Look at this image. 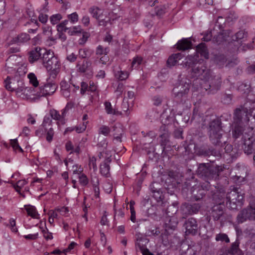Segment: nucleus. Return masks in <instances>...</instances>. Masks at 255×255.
<instances>
[{"instance_id":"42","label":"nucleus","mask_w":255,"mask_h":255,"mask_svg":"<svg viewBox=\"0 0 255 255\" xmlns=\"http://www.w3.org/2000/svg\"><path fill=\"white\" fill-rule=\"evenodd\" d=\"M217 241H225L226 243H229L230 240L228 236L225 234H219L216 236Z\"/></svg>"},{"instance_id":"63","label":"nucleus","mask_w":255,"mask_h":255,"mask_svg":"<svg viewBox=\"0 0 255 255\" xmlns=\"http://www.w3.org/2000/svg\"><path fill=\"white\" fill-rule=\"evenodd\" d=\"M108 219H107V214L106 211H104V214L103 216L102 217L101 220V224L102 225H106L108 223Z\"/></svg>"},{"instance_id":"13","label":"nucleus","mask_w":255,"mask_h":255,"mask_svg":"<svg viewBox=\"0 0 255 255\" xmlns=\"http://www.w3.org/2000/svg\"><path fill=\"white\" fill-rule=\"evenodd\" d=\"M246 122L249 121V117L247 115V110L243 107L235 109L234 113V120L236 124H241L244 119Z\"/></svg>"},{"instance_id":"44","label":"nucleus","mask_w":255,"mask_h":255,"mask_svg":"<svg viewBox=\"0 0 255 255\" xmlns=\"http://www.w3.org/2000/svg\"><path fill=\"white\" fill-rule=\"evenodd\" d=\"M68 21L65 20L64 22L61 23L59 25H57V30L58 32H66L67 30H69V28L66 26V24L68 23Z\"/></svg>"},{"instance_id":"20","label":"nucleus","mask_w":255,"mask_h":255,"mask_svg":"<svg viewBox=\"0 0 255 255\" xmlns=\"http://www.w3.org/2000/svg\"><path fill=\"white\" fill-rule=\"evenodd\" d=\"M244 150L245 153L250 154L253 153L255 148V142L251 140L244 141Z\"/></svg>"},{"instance_id":"49","label":"nucleus","mask_w":255,"mask_h":255,"mask_svg":"<svg viewBox=\"0 0 255 255\" xmlns=\"http://www.w3.org/2000/svg\"><path fill=\"white\" fill-rule=\"evenodd\" d=\"M110 132V129L108 127L103 126L99 129V133L107 136Z\"/></svg>"},{"instance_id":"48","label":"nucleus","mask_w":255,"mask_h":255,"mask_svg":"<svg viewBox=\"0 0 255 255\" xmlns=\"http://www.w3.org/2000/svg\"><path fill=\"white\" fill-rule=\"evenodd\" d=\"M165 7L164 6L156 7L155 8V11L156 15L161 16L165 12Z\"/></svg>"},{"instance_id":"27","label":"nucleus","mask_w":255,"mask_h":255,"mask_svg":"<svg viewBox=\"0 0 255 255\" xmlns=\"http://www.w3.org/2000/svg\"><path fill=\"white\" fill-rule=\"evenodd\" d=\"M197 52L206 59L209 58L208 52L204 43H201L197 46Z\"/></svg>"},{"instance_id":"19","label":"nucleus","mask_w":255,"mask_h":255,"mask_svg":"<svg viewBox=\"0 0 255 255\" xmlns=\"http://www.w3.org/2000/svg\"><path fill=\"white\" fill-rule=\"evenodd\" d=\"M77 67H78V70L80 72H91L92 70V62L90 60H87L84 61L82 64L78 63Z\"/></svg>"},{"instance_id":"59","label":"nucleus","mask_w":255,"mask_h":255,"mask_svg":"<svg viewBox=\"0 0 255 255\" xmlns=\"http://www.w3.org/2000/svg\"><path fill=\"white\" fill-rule=\"evenodd\" d=\"M88 91V85L86 82H82L81 83V93L84 95L86 91Z\"/></svg>"},{"instance_id":"41","label":"nucleus","mask_w":255,"mask_h":255,"mask_svg":"<svg viewBox=\"0 0 255 255\" xmlns=\"http://www.w3.org/2000/svg\"><path fill=\"white\" fill-rule=\"evenodd\" d=\"M109 51V49L108 48H104L102 45H99L96 51V54L97 55H102L105 54L107 55Z\"/></svg>"},{"instance_id":"35","label":"nucleus","mask_w":255,"mask_h":255,"mask_svg":"<svg viewBox=\"0 0 255 255\" xmlns=\"http://www.w3.org/2000/svg\"><path fill=\"white\" fill-rule=\"evenodd\" d=\"M50 117L53 119L61 122L62 124H64L65 122H63L60 114L59 112L55 109L50 110L49 111Z\"/></svg>"},{"instance_id":"25","label":"nucleus","mask_w":255,"mask_h":255,"mask_svg":"<svg viewBox=\"0 0 255 255\" xmlns=\"http://www.w3.org/2000/svg\"><path fill=\"white\" fill-rule=\"evenodd\" d=\"M111 159L108 158L106 159L104 163L101 165L100 171L102 174L107 176L110 172L109 163L111 162Z\"/></svg>"},{"instance_id":"3","label":"nucleus","mask_w":255,"mask_h":255,"mask_svg":"<svg viewBox=\"0 0 255 255\" xmlns=\"http://www.w3.org/2000/svg\"><path fill=\"white\" fill-rule=\"evenodd\" d=\"M41 63L49 71L50 76L55 78L59 72L60 65L54 53L48 51L47 54L41 57Z\"/></svg>"},{"instance_id":"36","label":"nucleus","mask_w":255,"mask_h":255,"mask_svg":"<svg viewBox=\"0 0 255 255\" xmlns=\"http://www.w3.org/2000/svg\"><path fill=\"white\" fill-rule=\"evenodd\" d=\"M115 77L119 80H125L128 78V73L126 71H123L121 70L115 71Z\"/></svg>"},{"instance_id":"51","label":"nucleus","mask_w":255,"mask_h":255,"mask_svg":"<svg viewBox=\"0 0 255 255\" xmlns=\"http://www.w3.org/2000/svg\"><path fill=\"white\" fill-rule=\"evenodd\" d=\"M236 39H242L247 36V32L245 30H240L236 34Z\"/></svg>"},{"instance_id":"15","label":"nucleus","mask_w":255,"mask_h":255,"mask_svg":"<svg viewBox=\"0 0 255 255\" xmlns=\"http://www.w3.org/2000/svg\"><path fill=\"white\" fill-rule=\"evenodd\" d=\"M199 62L198 56L195 54L187 56L182 64L183 67L192 69V68H196V65Z\"/></svg>"},{"instance_id":"52","label":"nucleus","mask_w":255,"mask_h":255,"mask_svg":"<svg viewBox=\"0 0 255 255\" xmlns=\"http://www.w3.org/2000/svg\"><path fill=\"white\" fill-rule=\"evenodd\" d=\"M10 143L13 149L15 150L18 149L20 151H23L22 148L19 146L16 139L10 140Z\"/></svg>"},{"instance_id":"38","label":"nucleus","mask_w":255,"mask_h":255,"mask_svg":"<svg viewBox=\"0 0 255 255\" xmlns=\"http://www.w3.org/2000/svg\"><path fill=\"white\" fill-rule=\"evenodd\" d=\"M105 109L109 114L118 115L120 114L118 111L112 108L111 103L109 102L105 103Z\"/></svg>"},{"instance_id":"56","label":"nucleus","mask_w":255,"mask_h":255,"mask_svg":"<svg viewBox=\"0 0 255 255\" xmlns=\"http://www.w3.org/2000/svg\"><path fill=\"white\" fill-rule=\"evenodd\" d=\"M53 135L54 131L52 128H50L46 133V139L48 142L52 141Z\"/></svg>"},{"instance_id":"5","label":"nucleus","mask_w":255,"mask_h":255,"mask_svg":"<svg viewBox=\"0 0 255 255\" xmlns=\"http://www.w3.org/2000/svg\"><path fill=\"white\" fill-rule=\"evenodd\" d=\"M222 84V79L220 75L212 77L208 80H206L202 88L208 91V93L214 94L220 90Z\"/></svg>"},{"instance_id":"2","label":"nucleus","mask_w":255,"mask_h":255,"mask_svg":"<svg viewBox=\"0 0 255 255\" xmlns=\"http://www.w3.org/2000/svg\"><path fill=\"white\" fill-rule=\"evenodd\" d=\"M222 169L219 166H214L209 163H200L196 173L203 180L209 183L210 181L218 178Z\"/></svg>"},{"instance_id":"46","label":"nucleus","mask_w":255,"mask_h":255,"mask_svg":"<svg viewBox=\"0 0 255 255\" xmlns=\"http://www.w3.org/2000/svg\"><path fill=\"white\" fill-rule=\"evenodd\" d=\"M79 182L83 186H86L88 184L89 181L87 177L84 174H82L79 176Z\"/></svg>"},{"instance_id":"32","label":"nucleus","mask_w":255,"mask_h":255,"mask_svg":"<svg viewBox=\"0 0 255 255\" xmlns=\"http://www.w3.org/2000/svg\"><path fill=\"white\" fill-rule=\"evenodd\" d=\"M246 131L243 133V140L244 141L247 140H251L252 141H255V138L253 136L254 132H253V128H248L245 129Z\"/></svg>"},{"instance_id":"9","label":"nucleus","mask_w":255,"mask_h":255,"mask_svg":"<svg viewBox=\"0 0 255 255\" xmlns=\"http://www.w3.org/2000/svg\"><path fill=\"white\" fill-rule=\"evenodd\" d=\"M159 135L160 138L159 143L162 147L163 151L165 149L166 146L169 143L170 140V132L167 126L165 124L162 125L159 129Z\"/></svg>"},{"instance_id":"16","label":"nucleus","mask_w":255,"mask_h":255,"mask_svg":"<svg viewBox=\"0 0 255 255\" xmlns=\"http://www.w3.org/2000/svg\"><path fill=\"white\" fill-rule=\"evenodd\" d=\"M19 58L16 55L10 56L6 60L5 67L6 70L9 72L10 70H13L15 69L16 67L19 63Z\"/></svg>"},{"instance_id":"37","label":"nucleus","mask_w":255,"mask_h":255,"mask_svg":"<svg viewBox=\"0 0 255 255\" xmlns=\"http://www.w3.org/2000/svg\"><path fill=\"white\" fill-rule=\"evenodd\" d=\"M151 190L152 192V196L156 199L157 202H159L162 200V192L159 190H157L152 187V185H150Z\"/></svg>"},{"instance_id":"50","label":"nucleus","mask_w":255,"mask_h":255,"mask_svg":"<svg viewBox=\"0 0 255 255\" xmlns=\"http://www.w3.org/2000/svg\"><path fill=\"white\" fill-rule=\"evenodd\" d=\"M62 18V16L60 14H57L52 15L50 17V21L53 24H55Z\"/></svg>"},{"instance_id":"60","label":"nucleus","mask_w":255,"mask_h":255,"mask_svg":"<svg viewBox=\"0 0 255 255\" xmlns=\"http://www.w3.org/2000/svg\"><path fill=\"white\" fill-rule=\"evenodd\" d=\"M88 50H86L85 49H81L79 51V55L82 58H86L88 56H90V55L88 54Z\"/></svg>"},{"instance_id":"7","label":"nucleus","mask_w":255,"mask_h":255,"mask_svg":"<svg viewBox=\"0 0 255 255\" xmlns=\"http://www.w3.org/2000/svg\"><path fill=\"white\" fill-rule=\"evenodd\" d=\"M247 220H255V205L250 204L238 214L237 221L238 223H242Z\"/></svg>"},{"instance_id":"21","label":"nucleus","mask_w":255,"mask_h":255,"mask_svg":"<svg viewBox=\"0 0 255 255\" xmlns=\"http://www.w3.org/2000/svg\"><path fill=\"white\" fill-rule=\"evenodd\" d=\"M177 49L179 50H186L191 48V42L187 38L179 40L177 44Z\"/></svg>"},{"instance_id":"22","label":"nucleus","mask_w":255,"mask_h":255,"mask_svg":"<svg viewBox=\"0 0 255 255\" xmlns=\"http://www.w3.org/2000/svg\"><path fill=\"white\" fill-rule=\"evenodd\" d=\"M183 57V55L180 53L171 55L167 60V66L170 67L175 66Z\"/></svg>"},{"instance_id":"39","label":"nucleus","mask_w":255,"mask_h":255,"mask_svg":"<svg viewBox=\"0 0 255 255\" xmlns=\"http://www.w3.org/2000/svg\"><path fill=\"white\" fill-rule=\"evenodd\" d=\"M26 181L25 180H19L15 185H13V187L15 190L19 193L23 197H24V195L20 193V189L23 187L26 184Z\"/></svg>"},{"instance_id":"31","label":"nucleus","mask_w":255,"mask_h":255,"mask_svg":"<svg viewBox=\"0 0 255 255\" xmlns=\"http://www.w3.org/2000/svg\"><path fill=\"white\" fill-rule=\"evenodd\" d=\"M25 209L29 216L34 218H38V214L35 208L31 205L25 206Z\"/></svg>"},{"instance_id":"24","label":"nucleus","mask_w":255,"mask_h":255,"mask_svg":"<svg viewBox=\"0 0 255 255\" xmlns=\"http://www.w3.org/2000/svg\"><path fill=\"white\" fill-rule=\"evenodd\" d=\"M201 154L205 156L213 155L214 156L220 157L221 153L219 151L210 147L207 149H203L201 151Z\"/></svg>"},{"instance_id":"4","label":"nucleus","mask_w":255,"mask_h":255,"mask_svg":"<svg viewBox=\"0 0 255 255\" xmlns=\"http://www.w3.org/2000/svg\"><path fill=\"white\" fill-rule=\"evenodd\" d=\"M244 193L241 190L237 187L228 192L226 194V200L227 206L232 209H235L237 208L238 204L241 205L244 199Z\"/></svg>"},{"instance_id":"57","label":"nucleus","mask_w":255,"mask_h":255,"mask_svg":"<svg viewBox=\"0 0 255 255\" xmlns=\"http://www.w3.org/2000/svg\"><path fill=\"white\" fill-rule=\"evenodd\" d=\"M43 236L46 240H52L53 239L52 234L49 232L48 230H43L42 231Z\"/></svg>"},{"instance_id":"10","label":"nucleus","mask_w":255,"mask_h":255,"mask_svg":"<svg viewBox=\"0 0 255 255\" xmlns=\"http://www.w3.org/2000/svg\"><path fill=\"white\" fill-rule=\"evenodd\" d=\"M201 208L198 203L189 204L185 203L181 206V210L183 215L186 216L197 214Z\"/></svg>"},{"instance_id":"33","label":"nucleus","mask_w":255,"mask_h":255,"mask_svg":"<svg viewBox=\"0 0 255 255\" xmlns=\"http://www.w3.org/2000/svg\"><path fill=\"white\" fill-rule=\"evenodd\" d=\"M30 38V36L28 34L26 33H21L13 38V40L15 42L22 43L27 41Z\"/></svg>"},{"instance_id":"55","label":"nucleus","mask_w":255,"mask_h":255,"mask_svg":"<svg viewBox=\"0 0 255 255\" xmlns=\"http://www.w3.org/2000/svg\"><path fill=\"white\" fill-rule=\"evenodd\" d=\"M124 90V86L122 83H119L118 85L115 92L117 93V96L119 97L122 94V93Z\"/></svg>"},{"instance_id":"45","label":"nucleus","mask_w":255,"mask_h":255,"mask_svg":"<svg viewBox=\"0 0 255 255\" xmlns=\"http://www.w3.org/2000/svg\"><path fill=\"white\" fill-rule=\"evenodd\" d=\"M114 134L115 135H123L124 133V129L123 127L120 125L115 126L113 127Z\"/></svg>"},{"instance_id":"64","label":"nucleus","mask_w":255,"mask_h":255,"mask_svg":"<svg viewBox=\"0 0 255 255\" xmlns=\"http://www.w3.org/2000/svg\"><path fill=\"white\" fill-rule=\"evenodd\" d=\"M38 19L40 22L44 23L46 22V21L47 20L48 16L46 14H43L42 13H41L39 15Z\"/></svg>"},{"instance_id":"53","label":"nucleus","mask_w":255,"mask_h":255,"mask_svg":"<svg viewBox=\"0 0 255 255\" xmlns=\"http://www.w3.org/2000/svg\"><path fill=\"white\" fill-rule=\"evenodd\" d=\"M60 87L61 91L70 89V84L65 80H63L60 83Z\"/></svg>"},{"instance_id":"11","label":"nucleus","mask_w":255,"mask_h":255,"mask_svg":"<svg viewBox=\"0 0 255 255\" xmlns=\"http://www.w3.org/2000/svg\"><path fill=\"white\" fill-rule=\"evenodd\" d=\"M48 52V51L45 49H41L40 47H36L34 49L29 52L28 60L30 63H33L35 61L39 60L41 62V57L45 56Z\"/></svg>"},{"instance_id":"61","label":"nucleus","mask_w":255,"mask_h":255,"mask_svg":"<svg viewBox=\"0 0 255 255\" xmlns=\"http://www.w3.org/2000/svg\"><path fill=\"white\" fill-rule=\"evenodd\" d=\"M224 40V38L222 34H219L217 36H214L213 41H215L218 44L221 43Z\"/></svg>"},{"instance_id":"30","label":"nucleus","mask_w":255,"mask_h":255,"mask_svg":"<svg viewBox=\"0 0 255 255\" xmlns=\"http://www.w3.org/2000/svg\"><path fill=\"white\" fill-rule=\"evenodd\" d=\"M182 83L180 84L178 86L173 88V89H177L179 90V92H183L184 91H187V93L188 94L189 91V89L190 87V82L188 81V82L183 81L181 82Z\"/></svg>"},{"instance_id":"6","label":"nucleus","mask_w":255,"mask_h":255,"mask_svg":"<svg viewBox=\"0 0 255 255\" xmlns=\"http://www.w3.org/2000/svg\"><path fill=\"white\" fill-rule=\"evenodd\" d=\"M190 77L191 78H199L202 80H208L211 77V70L204 65H199L196 68H192L190 70Z\"/></svg>"},{"instance_id":"23","label":"nucleus","mask_w":255,"mask_h":255,"mask_svg":"<svg viewBox=\"0 0 255 255\" xmlns=\"http://www.w3.org/2000/svg\"><path fill=\"white\" fill-rule=\"evenodd\" d=\"M225 193L223 191H218L213 196V199L216 205H224Z\"/></svg>"},{"instance_id":"40","label":"nucleus","mask_w":255,"mask_h":255,"mask_svg":"<svg viewBox=\"0 0 255 255\" xmlns=\"http://www.w3.org/2000/svg\"><path fill=\"white\" fill-rule=\"evenodd\" d=\"M83 30L79 26H74L72 28L69 29L68 33L71 35L81 34L83 32Z\"/></svg>"},{"instance_id":"43","label":"nucleus","mask_w":255,"mask_h":255,"mask_svg":"<svg viewBox=\"0 0 255 255\" xmlns=\"http://www.w3.org/2000/svg\"><path fill=\"white\" fill-rule=\"evenodd\" d=\"M28 78L29 79L30 83L33 85L34 87H37L38 85V82L37 80V78L33 73H29L28 75Z\"/></svg>"},{"instance_id":"54","label":"nucleus","mask_w":255,"mask_h":255,"mask_svg":"<svg viewBox=\"0 0 255 255\" xmlns=\"http://www.w3.org/2000/svg\"><path fill=\"white\" fill-rule=\"evenodd\" d=\"M68 17L72 23L77 22L78 20V15L76 12L68 15Z\"/></svg>"},{"instance_id":"17","label":"nucleus","mask_w":255,"mask_h":255,"mask_svg":"<svg viewBox=\"0 0 255 255\" xmlns=\"http://www.w3.org/2000/svg\"><path fill=\"white\" fill-rule=\"evenodd\" d=\"M4 87L6 90L9 91H15L16 93H23L26 90V88L22 86L17 87L15 85L12 86H8L9 84H11V79L9 77H7L4 81Z\"/></svg>"},{"instance_id":"14","label":"nucleus","mask_w":255,"mask_h":255,"mask_svg":"<svg viewBox=\"0 0 255 255\" xmlns=\"http://www.w3.org/2000/svg\"><path fill=\"white\" fill-rule=\"evenodd\" d=\"M57 86L54 83H47L39 88V96H46L53 94L56 91Z\"/></svg>"},{"instance_id":"62","label":"nucleus","mask_w":255,"mask_h":255,"mask_svg":"<svg viewBox=\"0 0 255 255\" xmlns=\"http://www.w3.org/2000/svg\"><path fill=\"white\" fill-rule=\"evenodd\" d=\"M9 227L11 228V229L13 232H17V229L16 227H15V221L14 220L10 219L9 221Z\"/></svg>"},{"instance_id":"58","label":"nucleus","mask_w":255,"mask_h":255,"mask_svg":"<svg viewBox=\"0 0 255 255\" xmlns=\"http://www.w3.org/2000/svg\"><path fill=\"white\" fill-rule=\"evenodd\" d=\"M216 61L219 64H224L226 61V58L223 55H218L216 57Z\"/></svg>"},{"instance_id":"26","label":"nucleus","mask_w":255,"mask_h":255,"mask_svg":"<svg viewBox=\"0 0 255 255\" xmlns=\"http://www.w3.org/2000/svg\"><path fill=\"white\" fill-rule=\"evenodd\" d=\"M178 224L177 219L174 217L167 218L165 221V226L167 229L174 230Z\"/></svg>"},{"instance_id":"29","label":"nucleus","mask_w":255,"mask_h":255,"mask_svg":"<svg viewBox=\"0 0 255 255\" xmlns=\"http://www.w3.org/2000/svg\"><path fill=\"white\" fill-rule=\"evenodd\" d=\"M89 12L92 14L93 17L99 20L101 15V9L97 6H92L89 9Z\"/></svg>"},{"instance_id":"34","label":"nucleus","mask_w":255,"mask_h":255,"mask_svg":"<svg viewBox=\"0 0 255 255\" xmlns=\"http://www.w3.org/2000/svg\"><path fill=\"white\" fill-rule=\"evenodd\" d=\"M235 124L234 130L233 131V135L236 138L239 137L241 134H243V127L240 124Z\"/></svg>"},{"instance_id":"8","label":"nucleus","mask_w":255,"mask_h":255,"mask_svg":"<svg viewBox=\"0 0 255 255\" xmlns=\"http://www.w3.org/2000/svg\"><path fill=\"white\" fill-rule=\"evenodd\" d=\"M224 205H215L211 209L210 216L215 221L220 220L221 222L226 220V214L224 211Z\"/></svg>"},{"instance_id":"1","label":"nucleus","mask_w":255,"mask_h":255,"mask_svg":"<svg viewBox=\"0 0 255 255\" xmlns=\"http://www.w3.org/2000/svg\"><path fill=\"white\" fill-rule=\"evenodd\" d=\"M221 120L216 118L211 120L208 125V133L210 142L215 146H222L226 141V134L222 129Z\"/></svg>"},{"instance_id":"47","label":"nucleus","mask_w":255,"mask_h":255,"mask_svg":"<svg viewBox=\"0 0 255 255\" xmlns=\"http://www.w3.org/2000/svg\"><path fill=\"white\" fill-rule=\"evenodd\" d=\"M142 62V58L139 57H136L134 58L131 63V67L132 68H136Z\"/></svg>"},{"instance_id":"12","label":"nucleus","mask_w":255,"mask_h":255,"mask_svg":"<svg viewBox=\"0 0 255 255\" xmlns=\"http://www.w3.org/2000/svg\"><path fill=\"white\" fill-rule=\"evenodd\" d=\"M184 226L186 229L185 233L195 235L197 233L199 227L195 219L190 218L185 222Z\"/></svg>"},{"instance_id":"28","label":"nucleus","mask_w":255,"mask_h":255,"mask_svg":"<svg viewBox=\"0 0 255 255\" xmlns=\"http://www.w3.org/2000/svg\"><path fill=\"white\" fill-rule=\"evenodd\" d=\"M207 120V119H206ZM191 121H194L197 123H205L206 120H204L202 115L198 113V111L195 109H194L193 112V116L191 118Z\"/></svg>"},{"instance_id":"18","label":"nucleus","mask_w":255,"mask_h":255,"mask_svg":"<svg viewBox=\"0 0 255 255\" xmlns=\"http://www.w3.org/2000/svg\"><path fill=\"white\" fill-rule=\"evenodd\" d=\"M179 91L177 89H173L172 92L174 98L178 102L184 103L187 100L188 94L187 93L186 90L182 93L179 92Z\"/></svg>"}]
</instances>
